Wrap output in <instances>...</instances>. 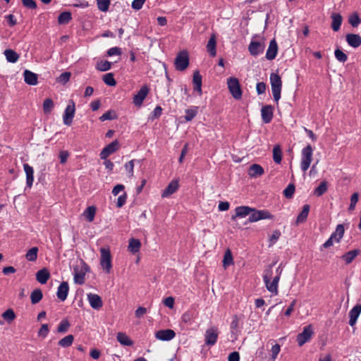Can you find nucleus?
<instances>
[{
	"label": "nucleus",
	"mask_w": 361,
	"mask_h": 361,
	"mask_svg": "<svg viewBox=\"0 0 361 361\" xmlns=\"http://www.w3.org/2000/svg\"><path fill=\"white\" fill-rule=\"evenodd\" d=\"M280 277L281 272L276 274L273 278L272 281H271L272 279V270L271 267L265 270L264 274L263 276V280L265 283L267 290L274 295L278 294V283L280 280Z\"/></svg>",
	"instance_id": "f257e3e1"
},
{
	"label": "nucleus",
	"mask_w": 361,
	"mask_h": 361,
	"mask_svg": "<svg viewBox=\"0 0 361 361\" xmlns=\"http://www.w3.org/2000/svg\"><path fill=\"white\" fill-rule=\"evenodd\" d=\"M89 271L90 267L83 260H81L80 264L73 268L74 282L79 285L83 284L85 274Z\"/></svg>",
	"instance_id": "f03ea898"
},
{
	"label": "nucleus",
	"mask_w": 361,
	"mask_h": 361,
	"mask_svg": "<svg viewBox=\"0 0 361 361\" xmlns=\"http://www.w3.org/2000/svg\"><path fill=\"white\" fill-rule=\"evenodd\" d=\"M270 82L274 99L276 103H278L281 98V92L282 89V80L280 75L277 73H271Z\"/></svg>",
	"instance_id": "7ed1b4c3"
},
{
	"label": "nucleus",
	"mask_w": 361,
	"mask_h": 361,
	"mask_svg": "<svg viewBox=\"0 0 361 361\" xmlns=\"http://www.w3.org/2000/svg\"><path fill=\"white\" fill-rule=\"evenodd\" d=\"M100 252V265L102 269L109 274L112 268V257L109 247H101Z\"/></svg>",
	"instance_id": "20e7f679"
},
{
	"label": "nucleus",
	"mask_w": 361,
	"mask_h": 361,
	"mask_svg": "<svg viewBox=\"0 0 361 361\" xmlns=\"http://www.w3.org/2000/svg\"><path fill=\"white\" fill-rule=\"evenodd\" d=\"M302 158L300 167L303 172H305L310 166L312 161L313 149L310 145L304 147L302 150Z\"/></svg>",
	"instance_id": "39448f33"
},
{
	"label": "nucleus",
	"mask_w": 361,
	"mask_h": 361,
	"mask_svg": "<svg viewBox=\"0 0 361 361\" xmlns=\"http://www.w3.org/2000/svg\"><path fill=\"white\" fill-rule=\"evenodd\" d=\"M174 66L177 71H183L189 66V55L186 50L179 51L175 58Z\"/></svg>",
	"instance_id": "423d86ee"
},
{
	"label": "nucleus",
	"mask_w": 361,
	"mask_h": 361,
	"mask_svg": "<svg viewBox=\"0 0 361 361\" xmlns=\"http://www.w3.org/2000/svg\"><path fill=\"white\" fill-rule=\"evenodd\" d=\"M220 331L218 326L209 327L204 333V344L208 346L214 345L218 340Z\"/></svg>",
	"instance_id": "0eeeda50"
},
{
	"label": "nucleus",
	"mask_w": 361,
	"mask_h": 361,
	"mask_svg": "<svg viewBox=\"0 0 361 361\" xmlns=\"http://www.w3.org/2000/svg\"><path fill=\"white\" fill-rule=\"evenodd\" d=\"M227 85L230 93L234 99H241L243 92L238 78L233 77L228 78L227 79Z\"/></svg>",
	"instance_id": "6e6552de"
},
{
	"label": "nucleus",
	"mask_w": 361,
	"mask_h": 361,
	"mask_svg": "<svg viewBox=\"0 0 361 361\" xmlns=\"http://www.w3.org/2000/svg\"><path fill=\"white\" fill-rule=\"evenodd\" d=\"M274 216L267 209L257 210L252 208L249 216V221L256 222L262 219H273Z\"/></svg>",
	"instance_id": "1a4fd4ad"
},
{
	"label": "nucleus",
	"mask_w": 361,
	"mask_h": 361,
	"mask_svg": "<svg viewBox=\"0 0 361 361\" xmlns=\"http://www.w3.org/2000/svg\"><path fill=\"white\" fill-rule=\"evenodd\" d=\"M314 334L312 325H307L303 328V330L297 336L296 341L298 345L301 347L305 343L310 341Z\"/></svg>",
	"instance_id": "9d476101"
},
{
	"label": "nucleus",
	"mask_w": 361,
	"mask_h": 361,
	"mask_svg": "<svg viewBox=\"0 0 361 361\" xmlns=\"http://www.w3.org/2000/svg\"><path fill=\"white\" fill-rule=\"evenodd\" d=\"M75 103L73 100L70 101V104L66 106L63 116V123L66 126H71L73 122V118L75 116Z\"/></svg>",
	"instance_id": "9b49d317"
},
{
	"label": "nucleus",
	"mask_w": 361,
	"mask_h": 361,
	"mask_svg": "<svg viewBox=\"0 0 361 361\" xmlns=\"http://www.w3.org/2000/svg\"><path fill=\"white\" fill-rule=\"evenodd\" d=\"M192 84L193 92L197 94L198 96H201L202 94V77L199 71H195L193 73Z\"/></svg>",
	"instance_id": "f8f14e48"
},
{
	"label": "nucleus",
	"mask_w": 361,
	"mask_h": 361,
	"mask_svg": "<svg viewBox=\"0 0 361 361\" xmlns=\"http://www.w3.org/2000/svg\"><path fill=\"white\" fill-rule=\"evenodd\" d=\"M149 92V88L147 85L142 86L140 90L133 96V104L136 106H141Z\"/></svg>",
	"instance_id": "ddd939ff"
},
{
	"label": "nucleus",
	"mask_w": 361,
	"mask_h": 361,
	"mask_svg": "<svg viewBox=\"0 0 361 361\" xmlns=\"http://www.w3.org/2000/svg\"><path fill=\"white\" fill-rule=\"evenodd\" d=\"M119 147V142L115 140L110 144L106 145L100 152L99 157L101 159H106L109 155L116 152Z\"/></svg>",
	"instance_id": "4468645a"
},
{
	"label": "nucleus",
	"mask_w": 361,
	"mask_h": 361,
	"mask_svg": "<svg viewBox=\"0 0 361 361\" xmlns=\"http://www.w3.org/2000/svg\"><path fill=\"white\" fill-rule=\"evenodd\" d=\"M265 45L264 42L252 40L248 46L250 54L257 56L264 51Z\"/></svg>",
	"instance_id": "2eb2a0df"
},
{
	"label": "nucleus",
	"mask_w": 361,
	"mask_h": 361,
	"mask_svg": "<svg viewBox=\"0 0 361 361\" xmlns=\"http://www.w3.org/2000/svg\"><path fill=\"white\" fill-rule=\"evenodd\" d=\"M176 333L172 329H163L155 333V338L163 341H169L174 338Z\"/></svg>",
	"instance_id": "dca6fc26"
},
{
	"label": "nucleus",
	"mask_w": 361,
	"mask_h": 361,
	"mask_svg": "<svg viewBox=\"0 0 361 361\" xmlns=\"http://www.w3.org/2000/svg\"><path fill=\"white\" fill-rule=\"evenodd\" d=\"M274 108L271 105H265L261 109V116L262 121L264 123H269L273 118Z\"/></svg>",
	"instance_id": "f3484780"
},
{
	"label": "nucleus",
	"mask_w": 361,
	"mask_h": 361,
	"mask_svg": "<svg viewBox=\"0 0 361 361\" xmlns=\"http://www.w3.org/2000/svg\"><path fill=\"white\" fill-rule=\"evenodd\" d=\"M345 39L348 44L353 48H357L361 45V36L358 34H347Z\"/></svg>",
	"instance_id": "a211bd4d"
},
{
	"label": "nucleus",
	"mask_w": 361,
	"mask_h": 361,
	"mask_svg": "<svg viewBox=\"0 0 361 361\" xmlns=\"http://www.w3.org/2000/svg\"><path fill=\"white\" fill-rule=\"evenodd\" d=\"M278 53V44L275 39L270 41L268 49L266 53V58L268 60H273Z\"/></svg>",
	"instance_id": "6ab92c4d"
},
{
	"label": "nucleus",
	"mask_w": 361,
	"mask_h": 361,
	"mask_svg": "<svg viewBox=\"0 0 361 361\" xmlns=\"http://www.w3.org/2000/svg\"><path fill=\"white\" fill-rule=\"evenodd\" d=\"M69 286L68 282L63 281L58 287L56 295L61 301H64L68 296Z\"/></svg>",
	"instance_id": "aec40b11"
},
{
	"label": "nucleus",
	"mask_w": 361,
	"mask_h": 361,
	"mask_svg": "<svg viewBox=\"0 0 361 361\" xmlns=\"http://www.w3.org/2000/svg\"><path fill=\"white\" fill-rule=\"evenodd\" d=\"M207 51L209 55L212 57H214L216 55V37L214 34H213L209 38L207 46Z\"/></svg>",
	"instance_id": "412c9836"
},
{
	"label": "nucleus",
	"mask_w": 361,
	"mask_h": 361,
	"mask_svg": "<svg viewBox=\"0 0 361 361\" xmlns=\"http://www.w3.org/2000/svg\"><path fill=\"white\" fill-rule=\"evenodd\" d=\"M331 27L334 32H337L340 30L342 22L343 17L339 13H333L331 16Z\"/></svg>",
	"instance_id": "4be33fe9"
},
{
	"label": "nucleus",
	"mask_w": 361,
	"mask_h": 361,
	"mask_svg": "<svg viewBox=\"0 0 361 361\" xmlns=\"http://www.w3.org/2000/svg\"><path fill=\"white\" fill-rule=\"evenodd\" d=\"M178 181L173 180L162 192L161 197H167L173 194L178 188Z\"/></svg>",
	"instance_id": "5701e85b"
},
{
	"label": "nucleus",
	"mask_w": 361,
	"mask_h": 361,
	"mask_svg": "<svg viewBox=\"0 0 361 361\" xmlns=\"http://www.w3.org/2000/svg\"><path fill=\"white\" fill-rule=\"evenodd\" d=\"M24 80L29 85H36L38 82L37 75L35 73L25 70L23 73Z\"/></svg>",
	"instance_id": "b1692460"
},
{
	"label": "nucleus",
	"mask_w": 361,
	"mask_h": 361,
	"mask_svg": "<svg viewBox=\"0 0 361 361\" xmlns=\"http://www.w3.org/2000/svg\"><path fill=\"white\" fill-rule=\"evenodd\" d=\"M23 168L26 174V185L27 187L31 188L34 181L33 168L28 164H24Z\"/></svg>",
	"instance_id": "393cba45"
},
{
	"label": "nucleus",
	"mask_w": 361,
	"mask_h": 361,
	"mask_svg": "<svg viewBox=\"0 0 361 361\" xmlns=\"http://www.w3.org/2000/svg\"><path fill=\"white\" fill-rule=\"evenodd\" d=\"M49 278H50V273L45 268L39 270L36 273V279L41 284H45Z\"/></svg>",
	"instance_id": "a878e982"
},
{
	"label": "nucleus",
	"mask_w": 361,
	"mask_h": 361,
	"mask_svg": "<svg viewBox=\"0 0 361 361\" xmlns=\"http://www.w3.org/2000/svg\"><path fill=\"white\" fill-rule=\"evenodd\" d=\"M345 229L343 224L337 225L336 231L331 233L330 238L336 243H339L344 235Z\"/></svg>",
	"instance_id": "bb28decb"
},
{
	"label": "nucleus",
	"mask_w": 361,
	"mask_h": 361,
	"mask_svg": "<svg viewBox=\"0 0 361 361\" xmlns=\"http://www.w3.org/2000/svg\"><path fill=\"white\" fill-rule=\"evenodd\" d=\"M88 300L91 307L94 309H99L102 306V301L101 298L97 294H89Z\"/></svg>",
	"instance_id": "cd10ccee"
},
{
	"label": "nucleus",
	"mask_w": 361,
	"mask_h": 361,
	"mask_svg": "<svg viewBox=\"0 0 361 361\" xmlns=\"http://www.w3.org/2000/svg\"><path fill=\"white\" fill-rule=\"evenodd\" d=\"M235 216L232 217L233 219H235V216L242 218L250 215L252 212V208L247 206H240L235 208Z\"/></svg>",
	"instance_id": "c85d7f7f"
},
{
	"label": "nucleus",
	"mask_w": 361,
	"mask_h": 361,
	"mask_svg": "<svg viewBox=\"0 0 361 361\" xmlns=\"http://www.w3.org/2000/svg\"><path fill=\"white\" fill-rule=\"evenodd\" d=\"M359 250H353L345 252L344 255H342L341 258L345 261L346 264H349L355 259V258L359 255Z\"/></svg>",
	"instance_id": "c756f323"
},
{
	"label": "nucleus",
	"mask_w": 361,
	"mask_h": 361,
	"mask_svg": "<svg viewBox=\"0 0 361 361\" xmlns=\"http://www.w3.org/2000/svg\"><path fill=\"white\" fill-rule=\"evenodd\" d=\"M140 247H141V243H140V240L135 239L133 238H132L129 240L128 250L130 252L135 254L140 251Z\"/></svg>",
	"instance_id": "7c9ffc66"
},
{
	"label": "nucleus",
	"mask_w": 361,
	"mask_h": 361,
	"mask_svg": "<svg viewBox=\"0 0 361 361\" xmlns=\"http://www.w3.org/2000/svg\"><path fill=\"white\" fill-rule=\"evenodd\" d=\"M264 173V169L259 164H254L250 166L249 175L252 177L260 176Z\"/></svg>",
	"instance_id": "2f4dec72"
},
{
	"label": "nucleus",
	"mask_w": 361,
	"mask_h": 361,
	"mask_svg": "<svg viewBox=\"0 0 361 361\" xmlns=\"http://www.w3.org/2000/svg\"><path fill=\"white\" fill-rule=\"evenodd\" d=\"M310 207L309 204H305L303 206L302 210L300 212V214L297 216V219H296L297 224L303 223L307 220V218L308 216V214L310 212Z\"/></svg>",
	"instance_id": "473e14b6"
},
{
	"label": "nucleus",
	"mask_w": 361,
	"mask_h": 361,
	"mask_svg": "<svg viewBox=\"0 0 361 361\" xmlns=\"http://www.w3.org/2000/svg\"><path fill=\"white\" fill-rule=\"evenodd\" d=\"M117 341L123 345L125 346H131L133 344V342L130 339V338L124 333L119 332L117 334Z\"/></svg>",
	"instance_id": "72a5a7b5"
},
{
	"label": "nucleus",
	"mask_w": 361,
	"mask_h": 361,
	"mask_svg": "<svg viewBox=\"0 0 361 361\" xmlns=\"http://www.w3.org/2000/svg\"><path fill=\"white\" fill-rule=\"evenodd\" d=\"M6 60L10 63H16L19 59V55L13 49H6L4 52Z\"/></svg>",
	"instance_id": "f704fd0d"
},
{
	"label": "nucleus",
	"mask_w": 361,
	"mask_h": 361,
	"mask_svg": "<svg viewBox=\"0 0 361 361\" xmlns=\"http://www.w3.org/2000/svg\"><path fill=\"white\" fill-rule=\"evenodd\" d=\"M71 20L72 14L69 11L62 12L58 17V23L60 25L68 24Z\"/></svg>",
	"instance_id": "c9c22d12"
},
{
	"label": "nucleus",
	"mask_w": 361,
	"mask_h": 361,
	"mask_svg": "<svg viewBox=\"0 0 361 361\" xmlns=\"http://www.w3.org/2000/svg\"><path fill=\"white\" fill-rule=\"evenodd\" d=\"M328 190V184L326 180L322 181L318 187L314 191V195L320 197L324 195Z\"/></svg>",
	"instance_id": "e433bc0d"
},
{
	"label": "nucleus",
	"mask_w": 361,
	"mask_h": 361,
	"mask_svg": "<svg viewBox=\"0 0 361 361\" xmlns=\"http://www.w3.org/2000/svg\"><path fill=\"white\" fill-rule=\"evenodd\" d=\"M96 214V207L94 206L88 207L84 212L83 215L89 222L93 221Z\"/></svg>",
	"instance_id": "4c0bfd02"
},
{
	"label": "nucleus",
	"mask_w": 361,
	"mask_h": 361,
	"mask_svg": "<svg viewBox=\"0 0 361 361\" xmlns=\"http://www.w3.org/2000/svg\"><path fill=\"white\" fill-rule=\"evenodd\" d=\"M38 248L33 247L27 250L25 254V258L29 262H35L37 258Z\"/></svg>",
	"instance_id": "58836bf2"
},
{
	"label": "nucleus",
	"mask_w": 361,
	"mask_h": 361,
	"mask_svg": "<svg viewBox=\"0 0 361 361\" xmlns=\"http://www.w3.org/2000/svg\"><path fill=\"white\" fill-rule=\"evenodd\" d=\"M42 292L40 289L34 290L30 295V299L32 304L38 303L42 298Z\"/></svg>",
	"instance_id": "ea45409f"
},
{
	"label": "nucleus",
	"mask_w": 361,
	"mask_h": 361,
	"mask_svg": "<svg viewBox=\"0 0 361 361\" xmlns=\"http://www.w3.org/2000/svg\"><path fill=\"white\" fill-rule=\"evenodd\" d=\"M73 340V335H68L59 341V345L62 348H67L72 345Z\"/></svg>",
	"instance_id": "a19ab883"
},
{
	"label": "nucleus",
	"mask_w": 361,
	"mask_h": 361,
	"mask_svg": "<svg viewBox=\"0 0 361 361\" xmlns=\"http://www.w3.org/2000/svg\"><path fill=\"white\" fill-rule=\"evenodd\" d=\"M233 255L231 253V251L229 249H227L226 251L224 253V259H223V264L225 268L230 266L233 264Z\"/></svg>",
	"instance_id": "79ce46f5"
},
{
	"label": "nucleus",
	"mask_w": 361,
	"mask_h": 361,
	"mask_svg": "<svg viewBox=\"0 0 361 361\" xmlns=\"http://www.w3.org/2000/svg\"><path fill=\"white\" fill-rule=\"evenodd\" d=\"M97 8L100 11L106 12L109 10L111 0H96Z\"/></svg>",
	"instance_id": "37998d69"
},
{
	"label": "nucleus",
	"mask_w": 361,
	"mask_h": 361,
	"mask_svg": "<svg viewBox=\"0 0 361 361\" xmlns=\"http://www.w3.org/2000/svg\"><path fill=\"white\" fill-rule=\"evenodd\" d=\"M197 109L198 107L196 106H193L191 109H187L185 111V115L184 116L185 120L187 121H190L191 120H192L197 114Z\"/></svg>",
	"instance_id": "c03bdc74"
},
{
	"label": "nucleus",
	"mask_w": 361,
	"mask_h": 361,
	"mask_svg": "<svg viewBox=\"0 0 361 361\" xmlns=\"http://www.w3.org/2000/svg\"><path fill=\"white\" fill-rule=\"evenodd\" d=\"M273 159L276 164H280L282 159V152L279 146H275L273 149Z\"/></svg>",
	"instance_id": "a18cd8bd"
},
{
	"label": "nucleus",
	"mask_w": 361,
	"mask_h": 361,
	"mask_svg": "<svg viewBox=\"0 0 361 361\" xmlns=\"http://www.w3.org/2000/svg\"><path fill=\"white\" fill-rule=\"evenodd\" d=\"M111 67V63L108 61H100L97 63L96 68L100 71H109Z\"/></svg>",
	"instance_id": "49530a36"
},
{
	"label": "nucleus",
	"mask_w": 361,
	"mask_h": 361,
	"mask_svg": "<svg viewBox=\"0 0 361 361\" xmlns=\"http://www.w3.org/2000/svg\"><path fill=\"white\" fill-rule=\"evenodd\" d=\"M102 80L104 82L109 86H115L116 84L114 75L111 73L104 75Z\"/></svg>",
	"instance_id": "de8ad7c7"
},
{
	"label": "nucleus",
	"mask_w": 361,
	"mask_h": 361,
	"mask_svg": "<svg viewBox=\"0 0 361 361\" xmlns=\"http://www.w3.org/2000/svg\"><path fill=\"white\" fill-rule=\"evenodd\" d=\"M54 102L51 99L47 98L43 102V111L44 114H49L54 108Z\"/></svg>",
	"instance_id": "09e8293b"
},
{
	"label": "nucleus",
	"mask_w": 361,
	"mask_h": 361,
	"mask_svg": "<svg viewBox=\"0 0 361 361\" xmlns=\"http://www.w3.org/2000/svg\"><path fill=\"white\" fill-rule=\"evenodd\" d=\"M336 59L341 63H345L348 60V56L340 49H336L334 51Z\"/></svg>",
	"instance_id": "8fccbe9b"
},
{
	"label": "nucleus",
	"mask_w": 361,
	"mask_h": 361,
	"mask_svg": "<svg viewBox=\"0 0 361 361\" xmlns=\"http://www.w3.org/2000/svg\"><path fill=\"white\" fill-rule=\"evenodd\" d=\"M348 22L353 27H357L361 23V19L357 13H353L349 17Z\"/></svg>",
	"instance_id": "3c124183"
},
{
	"label": "nucleus",
	"mask_w": 361,
	"mask_h": 361,
	"mask_svg": "<svg viewBox=\"0 0 361 361\" xmlns=\"http://www.w3.org/2000/svg\"><path fill=\"white\" fill-rule=\"evenodd\" d=\"M135 161L140 162L139 160L133 159V160H130L128 162L125 164L124 167H125V169L126 170V171L128 173L129 177L133 176V173H134L133 169H134V162Z\"/></svg>",
	"instance_id": "603ef678"
},
{
	"label": "nucleus",
	"mask_w": 361,
	"mask_h": 361,
	"mask_svg": "<svg viewBox=\"0 0 361 361\" xmlns=\"http://www.w3.org/2000/svg\"><path fill=\"white\" fill-rule=\"evenodd\" d=\"M116 118H117V116H116L115 112L114 111L109 110V111H107L106 112H105L103 115H102L99 117V120L101 121H104L106 120H114Z\"/></svg>",
	"instance_id": "864d4df0"
},
{
	"label": "nucleus",
	"mask_w": 361,
	"mask_h": 361,
	"mask_svg": "<svg viewBox=\"0 0 361 361\" xmlns=\"http://www.w3.org/2000/svg\"><path fill=\"white\" fill-rule=\"evenodd\" d=\"M295 185L292 183H290L283 190V195L286 198H291L295 192Z\"/></svg>",
	"instance_id": "5fc2aeb1"
},
{
	"label": "nucleus",
	"mask_w": 361,
	"mask_h": 361,
	"mask_svg": "<svg viewBox=\"0 0 361 361\" xmlns=\"http://www.w3.org/2000/svg\"><path fill=\"white\" fill-rule=\"evenodd\" d=\"M70 324L67 319H63L58 326V331L60 333H65L68 331Z\"/></svg>",
	"instance_id": "6e6d98bb"
},
{
	"label": "nucleus",
	"mask_w": 361,
	"mask_h": 361,
	"mask_svg": "<svg viewBox=\"0 0 361 361\" xmlns=\"http://www.w3.org/2000/svg\"><path fill=\"white\" fill-rule=\"evenodd\" d=\"M281 233L279 230H275L273 231L271 235L269 237V243L270 245H273L276 243V241L279 239Z\"/></svg>",
	"instance_id": "4d7b16f0"
},
{
	"label": "nucleus",
	"mask_w": 361,
	"mask_h": 361,
	"mask_svg": "<svg viewBox=\"0 0 361 361\" xmlns=\"http://www.w3.org/2000/svg\"><path fill=\"white\" fill-rule=\"evenodd\" d=\"M358 199H359V195L358 193L357 192H355L352 195L351 197H350V206H349V208L348 209L350 211H353L355 209V205L358 201Z\"/></svg>",
	"instance_id": "13d9d810"
},
{
	"label": "nucleus",
	"mask_w": 361,
	"mask_h": 361,
	"mask_svg": "<svg viewBox=\"0 0 361 361\" xmlns=\"http://www.w3.org/2000/svg\"><path fill=\"white\" fill-rule=\"evenodd\" d=\"M70 78H71V73L64 72L59 75L57 80L59 82L65 84L70 80Z\"/></svg>",
	"instance_id": "bf43d9fd"
},
{
	"label": "nucleus",
	"mask_w": 361,
	"mask_h": 361,
	"mask_svg": "<svg viewBox=\"0 0 361 361\" xmlns=\"http://www.w3.org/2000/svg\"><path fill=\"white\" fill-rule=\"evenodd\" d=\"M281 350V346L279 344H275L271 347V359L275 360Z\"/></svg>",
	"instance_id": "052dcab7"
},
{
	"label": "nucleus",
	"mask_w": 361,
	"mask_h": 361,
	"mask_svg": "<svg viewBox=\"0 0 361 361\" xmlns=\"http://www.w3.org/2000/svg\"><path fill=\"white\" fill-rule=\"evenodd\" d=\"M23 5L30 9L37 8V3L35 0H22Z\"/></svg>",
	"instance_id": "680f3d73"
},
{
	"label": "nucleus",
	"mask_w": 361,
	"mask_h": 361,
	"mask_svg": "<svg viewBox=\"0 0 361 361\" xmlns=\"http://www.w3.org/2000/svg\"><path fill=\"white\" fill-rule=\"evenodd\" d=\"M127 197L126 192H123V194L120 195L117 200L116 207L118 208L122 207L126 202Z\"/></svg>",
	"instance_id": "e2e57ef3"
},
{
	"label": "nucleus",
	"mask_w": 361,
	"mask_h": 361,
	"mask_svg": "<svg viewBox=\"0 0 361 361\" xmlns=\"http://www.w3.org/2000/svg\"><path fill=\"white\" fill-rule=\"evenodd\" d=\"M146 0H133L131 6L133 9L138 11L141 9Z\"/></svg>",
	"instance_id": "0e129e2a"
},
{
	"label": "nucleus",
	"mask_w": 361,
	"mask_h": 361,
	"mask_svg": "<svg viewBox=\"0 0 361 361\" xmlns=\"http://www.w3.org/2000/svg\"><path fill=\"white\" fill-rule=\"evenodd\" d=\"M49 333V328L47 324H42L38 331V336L42 338H45Z\"/></svg>",
	"instance_id": "69168bd1"
},
{
	"label": "nucleus",
	"mask_w": 361,
	"mask_h": 361,
	"mask_svg": "<svg viewBox=\"0 0 361 361\" xmlns=\"http://www.w3.org/2000/svg\"><path fill=\"white\" fill-rule=\"evenodd\" d=\"M267 89V85L264 82L257 83L256 90L258 94H264Z\"/></svg>",
	"instance_id": "338daca9"
},
{
	"label": "nucleus",
	"mask_w": 361,
	"mask_h": 361,
	"mask_svg": "<svg viewBox=\"0 0 361 361\" xmlns=\"http://www.w3.org/2000/svg\"><path fill=\"white\" fill-rule=\"evenodd\" d=\"M361 313V305L357 304L350 311L349 316H359Z\"/></svg>",
	"instance_id": "774afa93"
}]
</instances>
